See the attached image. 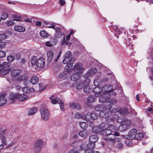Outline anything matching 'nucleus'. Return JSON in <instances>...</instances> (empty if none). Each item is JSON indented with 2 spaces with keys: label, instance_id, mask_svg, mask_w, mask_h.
I'll use <instances>...</instances> for the list:
<instances>
[{
  "label": "nucleus",
  "instance_id": "obj_1",
  "mask_svg": "<svg viewBox=\"0 0 153 153\" xmlns=\"http://www.w3.org/2000/svg\"><path fill=\"white\" fill-rule=\"evenodd\" d=\"M117 129L113 125L108 126L107 128H103L101 134L105 137L104 138L105 141L109 145H113L116 141H120L121 138H115V136H118L119 133L117 132Z\"/></svg>",
  "mask_w": 153,
  "mask_h": 153
},
{
  "label": "nucleus",
  "instance_id": "obj_2",
  "mask_svg": "<svg viewBox=\"0 0 153 153\" xmlns=\"http://www.w3.org/2000/svg\"><path fill=\"white\" fill-rule=\"evenodd\" d=\"M110 91L112 89V86L109 85L105 86L100 88L99 87H96L93 89V92L95 94V96L100 97L99 99V102L101 103L104 102L108 101L110 97V95L108 93V96L105 98V92L106 91Z\"/></svg>",
  "mask_w": 153,
  "mask_h": 153
},
{
  "label": "nucleus",
  "instance_id": "obj_3",
  "mask_svg": "<svg viewBox=\"0 0 153 153\" xmlns=\"http://www.w3.org/2000/svg\"><path fill=\"white\" fill-rule=\"evenodd\" d=\"M98 138L95 135H93L91 136L89 138L90 143L87 145L82 144L80 146V148L81 150L85 151L90 150L92 151L94 147V143L98 140Z\"/></svg>",
  "mask_w": 153,
  "mask_h": 153
},
{
  "label": "nucleus",
  "instance_id": "obj_4",
  "mask_svg": "<svg viewBox=\"0 0 153 153\" xmlns=\"http://www.w3.org/2000/svg\"><path fill=\"white\" fill-rule=\"evenodd\" d=\"M116 102V100H113V102H108V101L105 102H106V106H105V108L103 110L100 112L99 113L100 116L102 118H106L108 116V113L106 112V111L109 110L111 107L112 104H115Z\"/></svg>",
  "mask_w": 153,
  "mask_h": 153
},
{
  "label": "nucleus",
  "instance_id": "obj_5",
  "mask_svg": "<svg viewBox=\"0 0 153 153\" xmlns=\"http://www.w3.org/2000/svg\"><path fill=\"white\" fill-rule=\"evenodd\" d=\"M41 118L45 121H48L49 118V110L45 108H42L40 110Z\"/></svg>",
  "mask_w": 153,
  "mask_h": 153
},
{
  "label": "nucleus",
  "instance_id": "obj_6",
  "mask_svg": "<svg viewBox=\"0 0 153 153\" xmlns=\"http://www.w3.org/2000/svg\"><path fill=\"white\" fill-rule=\"evenodd\" d=\"M71 52L70 51H68L64 55V59L63 60V63L64 64H67L70 62H74L75 59L74 57L71 58Z\"/></svg>",
  "mask_w": 153,
  "mask_h": 153
},
{
  "label": "nucleus",
  "instance_id": "obj_7",
  "mask_svg": "<svg viewBox=\"0 0 153 153\" xmlns=\"http://www.w3.org/2000/svg\"><path fill=\"white\" fill-rule=\"evenodd\" d=\"M42 143V141L41 139H38L36 141L34 147L35 153H39L41 150Z\"/></svg>",
  "mask_w": 153,
  "mask_h": 153
},
{
  "label": "nucleus",
  "instance_id": "obj_8",
  "mask_svg": "<svg viewBox=\"0 0 153 153\" xmlns=\"http://www.w3.org/2000/svg\"><path fill=\"white\" fill-rule=\"evenodd\" d=\"M131 124L129 120H126L123 121L119 126L118 130L120 131H124L126 130Z\"/></svg>",
  "mask_w": 153,
  "mask_h": 153
},
{
  "label": "nucleus",
  "instance_id": "obj_9",
  "mask_svg": "<svg viewBox=\"0 0 153 153\" xmlns=\"http://www.w3.org/2000/svg\"><path fill=\"white\" fill-rule=\"evenodd\" d=\"M74 68L75 72L81 74L84 70V67H82V65L81 63L76 64L74 66Z\"/></svg>",
  "mask_w": 153,
  "mask_h": 153
},
{
  "label": "nucleus",
  "instance_id": "obj_10",
  "mask_svg": "<svg viewBox=\"0 0 153 153\" xmlns=\"http://www.w3.org/2000/svg\"><path fill=\"white\" fill-rule=\"evenodd\" d=\"M50 98L51 99V97H50ZM51 101L52 103L53 104H56L58 102L60 106L61 110L62 111L64 110L63 102L62 101L60 100L59 98H56L51 99Z\"/></svg>",
  "mask_w": 153,
  "mask_h": 153
},
{
  "label": "nucleus",
  "instance_id": "obj_11",
  "mask_svg": "<svg viewBox=\"0 0 153 153\" xmlns=\"http://www.w3.org/2000/svg\"><path fill=\"white\" fill-rule=\"evenodd\" d=\"M90 80L88 78H86L84 82L82 83H80L77 86L76 88L77 89H80L82 88H84V86L88 85L90 82Z\"/></svg>",
  "mask_w": 153,
  "mask_h": 153
},
{
  "label": "nucleus",
  "instance_id": "obj_12",
  "mask_svg": "<svg viewBox=\"0 0 153 153\" xmlns=\"http://www.w3.org/2000/svg\"><path fill=\"white\" fill-rule=\"evenodd\" d=\"M36 63V66L39 68H42L43 67L45 64V59L42 57L39 58L37 59Z\"/></svg>",
  "mask_w": 153,
  "mask_h": 153
},
{
  "label": "nucleus",
  "instance_id": "obj_13",
  "mask_svg": "<svg viewBox=\"0 0 153 153\" xmlns=\"http://www.w3.org/2000/svg\"><path fill=\"white\" fill-rule=\"evenodd\" d=\"M137 131V130L135 129L131 130L128 132V138L127 137V138L130 139L135 138Z\"/></svg>",
  "mask_w": 153,
  "mask_h": 153
},
{
  "label": "nucleus",
  "instance_id": "obj_14",
  "mask_svg": "<svg viewBox=\"0 0 153 153\" xmlns=\"http://www.w3.org/2000/svg\"><path fill=\"white\" fill-rule=\"evenodd\" d=\"M100 129L98 128L97 127H94L92 129V131L94 133H99L100 131L101 132L102 130L103 129H105L106 128V126L105 125V124L102 123L100 125Z\"/></svg>",
  "mask_w": 153,
  "mask_h": 153
},
{
  "label": "nucleus",
  "instance_id": "obj_15",
  "mask_svg": "<svg viewBox=\"0 0 153 153\" xmlns=\"http://www.w3.org/2000/svg\"><path fill=\"white\" fill-rule=\"evenodd\" d=\"M18 93H12L9 96V99L12 101L11 102V103H13L14 101L18 99Z\"/></svg>",
  "mask_w": 153,
  "mask_h": 153
},
{
  "label": "nucleus",
  "instance_id": "obj_16",
  "mask_svg": "<svg viewBox=\"0 0 153 153\" xmlns=\"http://www.w3.org/2000/svg\"><path fill=\"white\" fill-rule=\"evenodd\" d=\"M97 71V70L96 68H94L91 70H90L86 73L85 75V77H90L94 75Z\"/></svg>",
  "mask_w": 153,
  "mask_h": 153
},
{
  "label": "nucleus",
  "instance_id": "obj_17",
  "mask_svg": "<svg viewBox=\"0 0 153 153\" xmlns=\"http://www.w3.org/2000/svg\"><path fill=\"white\" fill-rule=\"evenodd\" d=\"M7 102V98L5 94H2L0 96V106L4 105Z\"/></svg>",
  "mask_w": 153,
  "mask_h": 153
},
{
  "label": "nucleus",
  "instance_id": "obj_18",
  "mask_svg": "<svg viewBox=\"0 0 153 153\" xmlns=\"http://www.w3.org/2000/svg\"><path fill=\"white\" fill-rule=\"evenodd\" d=\"M23 92L25 93H28L30 92L33 93L35 92V89L33 88L25 87L22 89Z\"/></svg>",
  "mask_w": 153,
  "mask_h": 153
},
{
  "label": "nucleus",
  "instance_id": "obj_19",
  "mask_svg": "<svg viewBox=\"0 0 153 153\" xmlns=\"http://www.w3.org/2000/svg\"><path fill=\"white\" fill-rule=\"evenodd\" d=\"M47 55L48 61L49 62H50L53 58V53L51 51H49L47 52Z\"/></svg>",
  "mask_w": 153,
  "mask_h": 153
},
{
  "label": "nucleus",
  "instance_id": "obj_20",
  "mask_svg": "<svg viewBox=\"0 0 153 153\" xmlns=\"http://www.w3.org/2000/svg\"><path fill=\"white\" fill-rule=\"evenodd\" d=\"M81 75V74L75 72L71 75V79L73 81L77 80Z\"/></svg>",
  "mask_w": 153,
  "mask_h": 153
},
{
  "label": "nucleus",
  "instance_id": "obj_21",
  "mask_svg": "<svg viewBox=\"0 0 153 153\" xmlns=\"http://www.w3.org/2000/svg\"><path fill=\"white\" fill-rule=\"evenodd\" d=\"M28 98V97L26 95L23 94H20L19 93H18V99L20 101H24L27 99Z\"/></svg>",
  "mask_w": 153,
  "mask_h": 153
},
{
  "label": "nucleus",
  "instance_id": "obj_22",
  "mask_svg": "<svg viewBox=\"0 0 153 153\" xmlns=\"http://www.w3.org/2000/svg\"><path fill=\"white\" fill-rule=\"evenodd\" d=\"M22 73L21 70L16 69L13 70L11 72V76H15L19 75Z\"/></svg>",
  "mask_w": 153,
  "mask_h": 153
},
{
  "label": "nucleus",
  "instance_id": "obj_23",
  "mask_svg": "<svg viewBox=\"0 0 153 153\" xmlns=\"http://www.w3.org/2000/svg\"><path fill=\"white\" fill-rule=\"evenodd\" d=\"M74 62H68L66 64L67 65L65 67V70H66L67 71H69L72 69L73 64Z\"/></svg>",
  "mask_w": 153,
  "mask_h": 153
},
{
  "label": "nucleus",
  "instance_id": "obj_24",
  "mask_svg": "<svg viewBox=\"0 0 153 153\" xmlns=\"http://www.w3.org/2000/svg\"><path fill=\"white\" fill-rule=\"evenodd\" d=\"M14 29L16 31L19 32H23L25 30V27L21 26H15Z\"/></svg>",
  "mask_w": 153,
  "mask_h": 153
},
{
  "label": "nucleus",
  "instance_id": "obj_25",
  "mask_svg": "<svg viewBox=\"0 0 153 153\" xmlns=\"http://www.w3.org/2000/svg\"><path fill=\"white\" fill-rule=\"evenodd\" d=\"M39 81L38 78L36 76H34L32 77L30 80V82L33 85L37 83Z\"/></svg>",
  "mask_w": 153,
  "mask_h": 153
},
{
  "label": "nucleus",
  "instance_id": "obj_26",
  "mask_svg": "<svg viewBox=\"0 0 153 153\" xmlns=\"http://www.w3.org/2000/svg\"><path fill=\"white\" fill-rule=\"evenodd\" d=\"M105 105V104H104V105L102 104L97 106L95 107V110L97 111H100V112L105 108V107L104 106Z\"/></svg>",
  "mask_w": 153,
  "mask_h": 153
},
{
  "label": "nucleus",
  "instance_id": "obj_27",
  "mask_svg": "<svg viewBox=\"0 0 153 153\" xmlns=\"http://www.w3.org/2000/svg\"><path fill=\"white\" fill-rule=\"evenodd\" d=\"M112 89L110 91H105V98L106 97L108 96V93L110 95V97L109 98H110V95H111V93L113 95H115L116 94V92H115L114 91H112ZM108 90V89H107V90ZM109 100V99L108 100V102H109L108 101ZM113 100L111 102H113Z\"/></svg>",
  "mask_w": 153,
  "mask_h": 153
},
{
  "label": "nucleus",
  "instance_id": "obj_28",
  "mask_svg": "<svg viewBox=\"0 0 153 153\" xmlns=\"http://www.w3.org/2000/svg\"><path fill=\"white\" fill-rule=\"evenodd\" d=\"M68 76L67 74L64 73L61 74L59 76L58 79L59 81H61L66 79Z\"/></svg>",
  "mask_w": 153,
  "mask_h": 153
},
{
  "label": "nucleus",
  "instance_id": "obj_29",
  "mask_svg": "<svg viewBox=\"0 0 153 153\" xmlns=\"http://www.w3.org/2000/svg\"><path fill=\"white\" fill-rule=\"evenodd\" d=\"M37 59V58L35 56H33L30 60L31 63L33 65H36Z\"/></svg>",
  "mask_w": 153,
  "mask_h": 153
},
{
  "label": "nucleus",
  "instance_id": "obj_30",
  "mask_svg": "<svg viewBox=\"0 0 153 153\" xmlns=\"http://www.w3.org/2000/svg\"><path fill=\"white\" fill-rule=\"evenodd\" d=\"M37 111L36 108H32L28 111V114L29 115H33Z\"/></svg>",
  "mask_w": 153,
  "mask_h": 153
},
{
  "label": "nucleus",
  "instance_id": "obj_31",
  "mask_svg": "<svg viewBox=\"0 0 153 153\" xmlns=\"http://www.w3.org/2000/svg\"><path fill=\"white\" fill-rule=\"evenodd\" d=\"M87 100L89 102L92 103L95 101L96 98L94 96L90 95L88 97Z\"/></svg>",
  "mask_w": 153,
  "mask_h": 153
},
{
  "label": "nucleus",
  "instance_id": "obj_32",
  "mask_svg": "<svg viewBox=\"0 0 153 153\" xmlns=\"http://www.w3.org/2000/svg\"><path fill=\"white\" fill-rule=\"evenodd\" d=\"M8 16V14L5 12H2L1 14V19L2 20H5Z\"/></svg>",
  "mask_w": 153,
  "mask_h": 153
},
{
  "label": "nucleus",
  "instance_id": "obj_33",
  "mask_svg": "<svg viewBox=\"0 0 153 153\" xmlns=\"http://www.w3.org/2000/svg\"><path fill=\"white\" fill-rule=\"evenodd\" d=\"M143 137V135L142 133H138L136 134L135 138L138 140H140Z\"/></svg>",
  "mask_w": 153,
  "mask_h": 153
},
{
  "label": "nucleus",
  "instance_id": "obj_34",
  "mask_svg": "<svg viewBox=\"0 0 153 153\" xmlns=\"http://www.w3.org/2000/svg\"><path fill=\"white\" fill-rule=\"evenodd\" d=\"M84 91L86 93H89L90 91H91V89L90 87L88 85H87L84 86Z\"/></svg>",
  "mask_w": 153,
  "mask_h": 153
},
{
  "label": "nucleus",
  "instance_id": "obj_35",
  "mask_svg": "<svg viewBox=\"0 0 153 153\" xmlns=\"http://www.w3.org/2000/svg\"><path fill=\"white\" fill-rule=\"evenodd\" d=\"M79 134L80 136L85 137L88 135V133L85 131L83 130L80 131L79 133Z\"/></svg>",
  "mask_w": 153,
  "mask_h": 153
},
{
  "label": "nucleus",
  "instance_id": "obj_36",
  "mask_svg": "<svg viewBox=\"0 0 153 153\" xmlns=\"http://www.w3.org/2000/svg\"><path fill=\"white\" fill-rule=\"evenodd\" d=\"M70 106L72 108H76L77 109H80L81 108L80 105L76 103H72L70 105Z\"/></svg>",
  "mask_w": 153,
  "mask_h": 153
},
{
  "label": "nucleus",
  "instance_id": "obj_37",
  "mask_svg": "<svg viewBox=\"0 0 153 153\" xmlns=\"http://www.w3.org/2000/svg\"><path fill=\"white\" fill-rule=\"evenodd\" d=\"M82 118L90 122L91 121V119L90 118V114H88L85 116H83Z\"/></svg>",
  "mask_w": 153,
  "mask_h": 153
},
{
  "label": "nucleus",
  "instance_id": "obj_38",
  "mask_svg": "<svg viewBox=\"0 0 153 153\" xmlns=\"http://www.w3.org/2000/svg\"><path fill=\"white\" fill-rule=\"evenodd\" d=\"M63 33H62L56 32L55 36H54L55 39H56L61 38L62 36Z\"/></svg>",
  "mask_w": 153,
  "mask_h": 153
},
{
  "label": "nucleus",
  "instance_id": "obj_39",
  "mask_svg": "<svg viewBox=\"0 0 153 153\" xmlns=\"http://www.w3.org/2000/svg\"><path fill=\"white\" fill-rule=\"evenodd\" d=\"M97 117V114H95L94 112L90 114V118L92 120L96 119Z\"/></svg>",
  "mask_w": 153,
  "mask_h": 153
},
{
  "label": "nucleus",
  "instance_id": "obj_40",
  "mask_svg": "<svg viewBox=\"0 0 153 153\" xmlns=\"http://www.w3.org/2000/svg\"><path fill=\"white\" fill-rule=\"evenodd\" d=\"M40 35L43 37H46L48 36L47 33L44 30H42L40 32Z\"/></svg>",
  "mask_w": 153,
  "mask_h": 153
},
{
  "label": "nucleus",
  "instance_id": "obj_41",
  "mask_svg": "<svg viewBox=\"0 0 153 153\" xmlns=\"http://www.w3.org/2000/svg\"><path fill=\"white\" fill-rule=\"evenodd\" d=\"M10 70V69L8 68L4 70H2V71H1V74L2 75H5L9 72Z\"/></svg>",
  "mask_w": 153,
  "mask_h": 153
},
{
  "label": "nucleus",
  "instance_id": "obj_42",
  "mask_svg": "<svg viewBox=\"0 0 153 153\" xmlns=\"http://www.w3.org/2000/svg\"><path fill=\"white\" fill-rule=\"evenodd\" d=\"M79 125L82 128L85 129L86 127V124L85 122H80L79 123Z\"/></svg>",
  "mask_w": 153,
  "mask_h": 153
},
{
  "label": "nucleus",
  "instance_id": "obj_43",
  "mask_svg": "<svg viewBox=\"0 0 153 153\" xmlns=\"http://www.w3.org/2000/svg\"><path fill=\"white\" fill-rule=\"evenodd\" d=\"M49 25L47 26V27L49 28H52L54 29L55 27V25L54 23L52 22H49Z\"/></svg>",
  "mask_w": 153,
  "mask_h": 153
},
{
  "label": "nucleus",
  "instance_id": "obj_44",
  "mask_svg": "<svg viewBox=\"0 0 153 153\" xmlns=\"http://www.w3.org/2000/svg\"><path fill=\"white\" fill-rule=\"evenodd\" d=\"M14 59V57L13 56H8L7 58V60L9 62H11Z\"/></svg>",
  "mask_w": 153,
  "mask_h": 153
},
{
  "label": "nucleus",
  "instance_id": "obj_45",
  "mask_svg": "<svg viewBox=\"0 0 153 153\" xmlns=\"http://www.w3.org/2000/svg\"><path fill=\"white\" fill-rule=\"evenodd\" d=\"M22 17L20 16H15L13 17V20L17 21H21Z\"/></svg>",
  "mask_w": 153,
  "mask_h": 153
},
{
  "label": "nucleus",
  "instance_id": "obj_46",
  "mask_svg": "<svg viewBox=\"0 0 153 153\" xmlns=\"http://www.w3.org/2000/svg\"><path fill=\"white\" fill-rule=\"evenodd\" d=\"M14 22L13 20H10L8 21H7L6 22V25L9 26L10 25H13L14 24Z\"/></svg>",
  "mask_w": 153,
  "mask_h": 153
},
{
  "label": "nucleus",
  "instance_id": "obj_47",
  "mask_svg": "<svg viewBox=\"0 0 153 153\" xmlns=\"http://www.w3.org/2000/svg\"><path fill=\"white\" fill-rule=\"evenodd\" d=\"M153 109L151 107H148L146 111V113H148V114H149L150 115V114H153Z\"/></svg>",
  "mask_w": 153,
  "mask_h": 153
},
{
  "label": "nucleus",
  "instance_id": "obj_48",
  "mask_svg": "<svg viewBox=\"0 0 153 153\" xmlns=\"http://www.w3.org/2000/svg\"><path fill=\"white\" fill-rule=\"evenodd\" d=\"M68 42V41L67 40L65 37H64L63 39L61 42V45H63L65 44H67Z\"/></svg>",
  "mask_w": 153,
  "mask_h": 153
},
{
  "label": "nucleus",
  "instance_id": "obj_49",
  "mask_svg": "<svg viewBox=\"0 0 153 153\" xmlns=\"http://www.w3.org/2000/svg\"><path fill=\"white\" fill-rule=\"evenodd\" d=\"M6 131V130H3L2 128H0V137L3 135Z\"/></svg>",
  "mask_w": 153,
  "mask_h": 153
},
{
  "label": "nucleus",
  "instance_id": "obj_50",
  "mask_svg": "<svg viewBox=\"0 0 153 153\" xmlns=\"http://www.w3.org/2000/svg\"><path fill=\"white\" fill-rule=\"evenodd\" d=\"M2 145H5L6 143V141L4 137L3 136L1 138Z\"/></svg>",
  "mask_w": 153,
  "mask_h": 153
},
{
  "label": "nucleus",
  "instance_id": "obj_51",
  "mask_svg": "<svg viewBox=\"0 0 153 153\" xmlns=\"http://www.w3.org/2000/svg\"><path fill=\"white\" fill-rule=\"evenodd\" d=\"M26 79V77L23 76H20L18 78V79L19 81H22L25 80Z\"/></svg>",
  "mask_w": 153,
  "mask_h": 153
},
{
  "label": "nucleus",
  "instance_id": "obj_52",
  "mask_svg": "<svg viewBox=\"0 0 153 153\" xmlns=\"http://www.w3.org/2000/svg\"><path fill=\"white\" fill-rule=\"evenodd\" d=\"M7 36L5 34H0V40H3L7 38Z\"/></svg>",
  "mask_w": 153,
  "mask_h": 153
},
{
  "label": "nucleus",
  "instance_id": "obj_53",
  "mask_svg": "<svg viewBox=\"0 0 153 153\" xmlns=\"http://www.w3.org/2000/svg\"><path fill=\"white\" fill-rule=\"evenodd\" d=\"M6 55L4 51H0V58L4 57Z\"/></svg>",
  "mask_w": 153,
  "mask_h": 153
},
{
  "label": "nucleus",
  "instance_id": "obj_54",
  "mask_svg": "<svg viewBox=\"0 0 153 153\" xmlns=\"http://www.w3.org/2000/svg\"><path fill=\"white\" fill-rule=\"evenodd\" d=\"M46 45L49 47H51L53 46V44L50 42L48 41L46 42Z\"/></svg>",
  "mask_w": 153,
  "mask_h": 153
},
{
  "label": "nucleus",
  "instance_id": "obj_55",
  "mask_svg": "<svg viewBox=\"0 0 153 153\" xmlns=\"http://www.w3.org/2000/svg\"><path fill=\"white\" fill-rule=\"evenodd\" d=\"M123 144L121 143H118L117 145V147L119 148H121L123 147Z\"/></svg>",
  "mask_w": 153,
  "mask_h": 153
},
{
  "label": "nucleus",
  "instance_id": "obj_56",
  "mask_svg": "<svg viewBox=\"0 0 153 153\" xmlns=\"http://www.w3.org/2000/svg\"><path fill=\"white\" fill-rule=\"evenodd\" d=\"M5 46V43L4 42H0V48H4Z\"/></svg>",
  "mask_w": 153,
  "mask_h": 153
},
{
  "label": "nucleus",
  "instance_id": "obj_57",
  "mask_svg": "<svg viewBox=\"0 0 153 153\" xmlns=\"http://www.w3.org/2000/svg\"><path fill=\"white\" fill-rule=\"evenodd\" d=\"M61 51L59 52V54L58 55V56H57V57H56V58H55L54 59H55V62H56L58 60V59L59 58V57L60 56V55L61 54Z\"/></svg>",
  "mask_w": 153,
  "mask_h": 153
},
{
  "label": "nucleus",
  "instance_id": "obj_58",
  "mask_svg": "<svg viewBox=\"0 0 153 153\" xmlns=\"http://www.w3.org/2000/svg\"><path fill=\"white\" fill-rule=\"evenodd\" d=\"M59 2L61 5H63L65 4V1L64 0H60Z\"/></svg>",
  "mask_w": 153,
  "mask_h": 153
},
{
  "label": "nucleus",
  "instance_id": "obj_59",
  "mask_svg": "<svg viewBox=\"0 0 153 153\" xmlns=\"http://www.w3.org/2000/svg\"><path fill=\"white\" fill-rule=\"evenodd\" d=\"M82 116H81L80 114L78 113L76 114L75 115V117L76 118H79L81 117L82 118Z\"/></svg>",
  "mask_w": 153,
  "mask_h": 153
},
{
  "label": "nucleus",
  "instance_id": "obj_60",
  "mask_svg": "<svg viewBox=\"0 0 153 153\" xmlns=\"http://www.w3.org/2000/svg\"><path fill=\"white\" fill-rule=\"evenodd\" d=\"M54 29L55 30L56 32L60 33V31L61 30V28L59 27H55Z\"/></svg>",
  "mask_w": 153,
  "mask_h": 153
},
{
  "label": "nucleus",
  "instance_id": "obj_61",
  "mask_svg": "<svg viewBox=\"0 0 153 153\" xmlns=\"http://www.w3.org/2000/svg\"><path fill=\"white\" fill-rule=\"evenodd\" d=\"M41 22H40L39 21H37L36 22V25L37 26H41Z\"/></svg>",
  "mask_w": 153,
  "mask_h": 153
},
{
  "label": "nucleus",
  "instance_id": "obj_62",
  "mask_svg": "<svg viewBox=\"0 0 153 153\" xmlns=\"http://www.w3.org/2000/svg\"><path fill=\"white\" fill-rule=\"evenodd\" d=\"M7 65V66L8 65V63L7 62H4L3 63V64L2 65V66H3L4 68Z\"/></svg>",
  "mask_w": 153,
  "mask_h": 153
},
{
  "label": "nucleus",
  "instance_id": "obj_63",
  "mask_svg": "<svg viewBox=\"0 0 153 153\" xmlns=\"http://www.w3.org/2000/svg\"><path fill=\"white\" fill-rule=\"evenodd\" d=\"M84 153H93L92 152V151L90 150H87L86 149Z\"/></svg>",
  "mask_w": 153,
  "mask_h": 153
},
{
  "label": "nucleus",
  "instance_id": "obj_64",
  "mask_svg": "<svg viewBox=\"0 0 153 153\" xmlns=\"http://www.w3.org/2000/svg\"><path fill=\"white\" fill-rule=\"evenodd\" d=\"M24 21L26 22H31V20L30 19H27L24 20Z\"/></svg>",
  "mask_w": 153,
  "mask_h": 153
}]
</instances>
